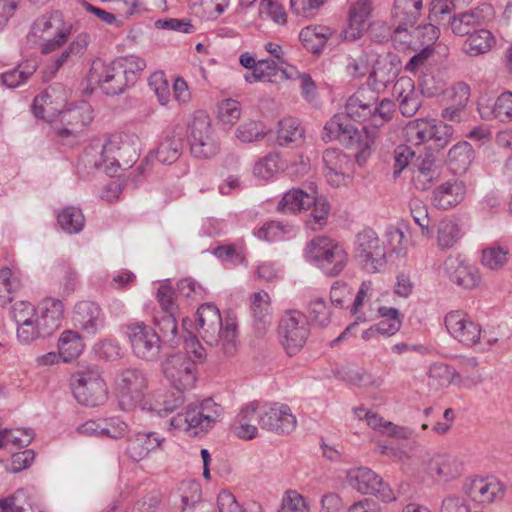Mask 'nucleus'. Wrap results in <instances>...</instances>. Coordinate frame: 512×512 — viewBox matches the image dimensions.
Returning a JSON list of instances; mask_svg holds the SVG:
<instances>
[{"instance_id": "a19ab883", "label": "nucleus", "mask_w": 512, "mask_h": 512, "mask_svg": "<svg viewBox=\"0 0 512 512\" xmlns=\"http://www.w3.org/2000/svg\"><path fill=\"white\" fill-rule=\"evenodd\" d=\"M84 343L80 334L73 330H65L58 340V349L64 362L77 358L84 350Z\"/></svg>"}, {"instance_id": "c9c22d12", "label": "nucleus", "mask_w": 512, "mask_h": 512, "mask_svg": "<svg viewBox=\"0 0 512 512\" xmlns=\"http://www.w3.org/2000/svg\"><path fill=\"white\" fill-rule=\"evenodd\" d=\"M163 439L156 433H137L129 439L127 452L130 457L136 461L143 459L152 450L158 448Z\"/></svg>"}, {"instance_id": "a878e982", "label": "nucleus", "mask_w": 512, "mask_h": 512, "mask_svg": "<svg viewBox=\"0 0 512 512\" xmlns=\"http://www.w3.org/2000/svg\"><path fill=\"white\" fill-rule=\"evenodd\" d=\"M162 369L170 384H192L196 381L194 362L182 356L169 357L163 363Z\"/></svg>"}, {"instance_id": "a211bd4d", "label": "nucleus", "mask_w": 512, "mask_h": 512, "mask_svg": "<svg viewBox=\"0 0 512 512\" xmlns=\"http://www.w3.org/2000/svg\"><path fill=\"white\" fill-rule=\"evenodd\" d=\"M68 91L61 83L50 85L42 94L35 97L32 111L37 118L49 119L65 107Z\"/></svg>"}, {"instance_id": "2eb2a0df", "label": "nucleus", "mask_w": 512, "mask_h": 512, "mask_svg": "<svg viewBox=\"0 0 512 512\" xmlns=\"http://www.w3.org/2000/svg\"><path fill=\"white\" fill-rule=\"evenodd\" d=\"M258 424L268 431L290 433L296 428L297 420L287 404L266 402L260 407Z\"/></svg>"}, {"instance_id": "774afa93", "label": "nucleus", "mask_w": 512, "mask_h": 512, "mask_svg": "<svg viewBox=\"0 0 512 512\" xmlns=\"http://www.w3.org/2000/svg\"><path fill=\"white\" fill-rule=\"evenodd\" d=\"M94 351L99 358L108 361L117 360L122 356V348L119 342L111 338H106L96 343Z\"/></svg>"}, {"instance_id": "5fc2aeb1", "label": "nucleus", "mask_w": 512, "mask_h": 512, "mask_svg": "<svg viewBox=\"0 0 512 512\" xmlns=\"http://www.w3.org/2000/svg\"><path fill=\"white\" fill-rule=\"evenodd\" d=\"M122 69L130 85H133L138 74L146 68V61L137 55H127L115 60Z\"/></svg>"}, {"instance_id": "13d9d810", "label": "nucleus", "mask_w": 512, "mask_h": 512, "mask_svg": "<svg viewBox=\"0 0 512 512\" xmlns=\"http://www.w3.org/2000/svg\"><path fill=\"white\" fill-rule=\"evenodd\" d=\"M433 129V121L423 119L417 120L407 127L408 139L413 144L420 145L424 142L430 141Z\"/></svg>"}, {"instance_id": "b1692460", "label": "nucleus", "mask_w": 512, "mask_h": 512, "mask_svg": "<svg viewBox=\"0 0 512 512\" xmlns=\"http://www.w3.org/2000/svg\"><path fill=\"white\" fill-rule=\"evenodd\" d=\"M372 11L371 0H357L350 6L345 39L354 41L363 36L368 28V20Z\"/></svg>"}, {"instance_id": "f3484780", "label": "nucleus", "mask_w": 512, "mask_h": 512, "mask_svg": "<svg viewBox=\"0 0 512 512\" xmlns=\"http://www.w3.org/2000/svg\"><path fill=\"white\" fill-rule=\"evenodd\" d=\"M322 160L327 183L332 187L347 185L352 174L350 157L339 149H326Z\"/></svg>"}, {"instance_id": "49530a36", "label": "nucleus", "mask_w": 512, "mask_h": 512, "mask_svg": "<svg viewBox=\"0 0 512 512\" xmlns=\"http://www.w3.org/2000/svg\"><path fill=\"white\" fill-rule=\"evenodd\" d=\"M461 229L459 224L453 219H443L437 227V246L441 250L454 247L461 239Z\"/></svg>"}, {"instance_id": "473e14b6", "label": "nucleus", "mask_w": 512, "mask_h": 512, "mask_svg": "<svg viewBox=\"0 0 512 512\" xmlns=\"http://www.w3.org/2000/svg\"><path fill=\"white\" fill-rule=\"evenodd\" d=\"M465 194V186L457 180L447 181L433 192L432 203L439 209H450L459 204Z\"/></svg>"}, {"instance_id": "58836bf2", "label": "nucleus", "mask_w": 512, "mask_h": 512, "mask_svg": "<svg viewBox=\"0 0 512 512\" xmlns=\"http://www.w3.org/2000/svg\"><path fill=\"white\" fill-rule=\"evenodd\" d=\"M37 68L38 65L35 61H25L13 69L1 73V83L10 89L17 88L25 84Z\"/></svg>"}, {"instance_id": "9b49d317", "label": "nucleus", "mask_w": 512, "mask_h": 512, "mask_svg": "<svg viewBox=\"0 0 512 512\" xmlns=\"http://www.w3.org/2000/svg\"><path fill=\"white\" fill-rule=\"evenodd\" d=\"M121 69L115 60L105 62L96 59L88 74L89 82L98 85L101 91L108 96L120 95L130 86Z\"/></svg>"}, {"instance_id": "39448f33", "label": "nucleus", "mask_w": 512, "mask_h": 512, "mask_svg": "<svg viewBox=\"0 0 512 512\" xmlns=\"http://www.w3.org/2000/svg\"><path fill=\"white\" fill-rule=\"evenodd\" d=\"M139 138L130 132H121L112 135L103 145L101 151V163H95L97 168H102L109 176H114L121 166H132L139 154Z\"/></svg>"}, {"instance_id": "72a5a7b5", "label": "nucleus", "mask_w": 512, "mask_h": 512, "mask_svg": "<svg viewBox=\"0 0 512 512\" xmlns=\"http://www.w3.org/2000/svg\"><path fill=\"white\" fill-rule=\"evenodd\" d=\"M331 35L332 30L329 27L310 25L300 31L299 39L308 51L319 54L323 51Z\"/></svg>"}, {"instance_id": "c03bdc74", "label": "nucleus", "mask_w": 512, "mask_h": 512, "mask_svg": "<svg viewBox=\"0 0 512 512\" xmlns=\"http://www.w3.org/2000/svg\"><path fill=\"white\" fill-rule=\"evenodd\" d=\"M177 314L178 313H157L154 318L163 341L169 343L171 346L179 345L182 339L178 334Z\"/></svg>"}, {"instance_id": "4d7b16f0", "label": "nucleus", "mask_w": 512, "mask_h": 512, "mask_svg": "<svg viewBox=\"0 0 512 512\" xmlns=\"http://www.w3.org/2000/svg\"><path fill=\"white\" fill-rule=\"evenodd\" d=\"M278 162L279 154L269 153L255 163L253 173L257 178L269 180L279 170Z\"/></svg>"}, {"instance_id": "412c9836", "label": "nucleus", "mask_w": 512, "mask_h": 512, "mask_svg": "<svg viewBox=\"0 0 512 512\" xmlns=\"http://www.w3.org/2000/svg\"><path fill=\"white\" fill-rule=\"evenodd\" d=\"M73 322L75 327L94 336L104 327L105 316L97 303L80 301L74 307Z\"/></svg>"}, {"instance_id": "79ce46f5", "label": "nucleus", "mask_w": 512, "mask_h": 512, "mask_svg": "<svg viewBox=\"0 0 512 512\" xmlns=\"http://www.w3.org/2000/svg\"><path fill=\"white\" fill-rule=\"evenodd\" d=\"M296 229L291 224L272 221L264 224L261 228L254 232L259 240L267 242H277L286 240L295 235Z\"/></svg>"}, {"instance_id": "dca6fc26", "label": "nucleus", "mask_w": 512, "mask_h": 512, "mask_svg": "<svg viewBox=\"0 0 512 512\" xmlns=\"http://www.w3.org/2000/svg\"><path fill=\"white\" fill-rule=\"evenodd\" d=\"M217 413H204L197 407H187L185 411L173 416L169 422L170 430H178L189 436H199L207 433L214 425Z\"/></svg>"}, {"instance_id": "c756f323", "label": "nucleus", "mask_w": 512, "mask_h": 512, "mask_svg": "<svg viewBox=\"0 0 512 512\" xmlns=\"http://www.w3.org/2000/svg\"><path fill=\"white\" fill-rule=\"evenodd\" d=\"M464 489L473 501L482 504L491 503L503 494L500 482L494 479L475 478L468 481Z\"/></svg>"}, {"instance_id": "de8ad7c7", "label": "nucleus", "mask_w": 512, "mask_h": 512, "mask_svg": "<svg viewBox=\"0 0 512 512\" xmlns=\"http://www.w3.org/2000/svg\"><path fill=\"white\" fill-rule=\"evenodd\" d=\"M57 221L63 231L72 235L81 232L85 225V217L81 209L69 206L57 215Z\"/></svg>"}, {"instance_id": "e433bc0d", "label": "nucleus", "mask_w": 512, "mask_h": 512, "mask_svg": "<svg viewBox=\"0 0 512 512\" xmlns=\"http://www.w3.org/2000/svg\"><path fill=\"white\" fill-rule=\"evenodd\" d=\"M479 112L483 118L493 117L501 122L512 120V92L506 91L497 97L491 105H480Z\"/></svg>"}, {"instance_id": "052dcab7", "label": "nucleus", "mask_w": 512, "mask_h": 512, "mask_svg": "<svg viewBox=\"0 0 512 512\" xmlns=\"http://www.w3.org/2000/svg\"><path fill=\"white\" fill-rule=\"evenodd\" d=\"M218 119L224 125L235 124L241 116V105L237 100L224 99L218 105Z\"/></svg>"}, {"instance_id": "f704fd0d", "label": "nucleus", "mask_w": 512, "mask_h": 512, "mask_svg": "<svg viewBox=\"0 0 512 512\" xmlns=\"http://www.w3.org/2000/svg\"><path fill=\"white\" fill-rule=\"evenodd\" d=\"M312 202L313 195H310L301 189L293 188L284 193L283 197L277 204L276 210L282 214H294L301 210L310 208Z\"/></svg>"}, {"instance_id": "f8f14e48", "label": "nucleus", "mask_w": 512, "mask_h": 512, "mask_svg": "<svg viewBox=\"0 0 512 512\" xmlns=\"http://www.w3.org/2000/svg\"><path fill=\"white\" fill-rule=\"evenodd\" d=\"M125 333L137 358L152 361L158 357L161 336L151 326L144 322H134L127 326Z\"/></svg>"}, {"instance_id": "0eeeda50", "label": "nucleus", "mask_w": 512, "mask_h": 512, "mask_svg": "<svg viewBox=\"0 0 512 512\" xmlns=\"http://www.w3.org/2000/svg\"><path fill=\"white\" fill-rule=\"evenodd\" d=\"M93 120V109L87 101L71 104L46 121L52 123L55 134L62 140L75 139Z\"/></svg>"}, {"instance_id": "4c0bfd02", "label": "nucleus", "mask_w": 512, "mask_h": 512, "mask_svg": "<svg viewBox=\"0 0 512 512\" xmlns=\"http://www.w3.org/2000/svg\"><path fill=\"white\" fill-rule=\"evenodd\" d=\"M183 150V137L178 134L166 135L155 150L156 159L166 165H171L179 159Z\"/></svg>"}, {"instance_id": "69168bd1", "label": "nucleus", "mask_w": 512, "mask_h": 512, "mask_svg": "<svg viewBox=\"0 0 512 512\" xmlns=\"http://www.w3.org/2000/svg\"><path fill=\"white\" fill-rule=\"evenodd\" d=\"M370 69L368 56L365 53H360L356 57L351 55L345 58V71L347 75L352 78H361L365 76Z\"/></svg>"}, {"instance_id": "6e6d98bb", "label": "nucleus", "mask_w": 512, "mask_h": 512, "mask_svg": "<svg viewBox=\"0 0 512 512\" xmlns=\"http://www.w3.org/2000/svg\"><path fill=\"white\" fill-rule=\"evenodd\" d=\"M157 403L166 413L173 412L184 403V391L180 386H165V390L157 396Z\"/></svg>"}, {"instance_id": "9d476101", "label": "nucleus", "mask_w": 512, "mask_h": 512, "mask_svg": "<svg viewBox=\"0 0 512 512\" xmlns=\"http://www.w3.org/2000/svg\"><path fill=\"white\" fill-rule=\"evenodd\" d=\"M11 317L17 325V338L22 344H31L38 339L48 338L47 332L41 325L39 309L30 302L14 303Z\"/></svg>"}, {"instance_id": "680f3d73", "label": "nucleus", "mask_w": 512, "mask_h": 512, "mask_svg": "<svg viewBox=\"0 0 512 512\" xmlns=\"http://www.w3.org/2000/svg\"><path fill=\"white\" fill-rule=\"evenodd\" d=\"M148 84L161 105H166L170 101V86L162 71L151 74L148 79Z\"/></svg>"}, {"instance_id": "5701e85b", "label": "nucleus", "mask_w": 512, "mask_h": 512, "mask_svg": "<svg viewBox=\"0 0 512 512\" xmlns=\"http://www.w3.org/2000/svg\"><path fill=\"white\" fill-rule=\"evenodd\" d=\"M423 0H394L392 8V19L395 28L394 34L407 32L414 27L421 16Z\"/></svg>"}, {"instance_id": "ddd939ff", "label": "nucleus", "mask_w": 512, "mask_h": 512, "mask_svg": "<svg viewBox=\"0 0 512 512\" xmlns=\"http://www.w3.org/2000/svg\"><path fill=\"white\" fill-rule=\"evenodd\" d=\"M355 257L362 267L371 273L378 272L385 264V248L373 229L367 228L357 234Z\"/></svg>"}, {"instance_id": "0e129e2a", "label": "nucleus", "mask_w": 512, "mask_h": 512, "mask_svg": "<svg viewBox=\"0 0 512 512\" xmlns=\"http://www.w3.org/2000/svg\"><path fill=\"white\" fill-rule=\"evenodd\" d=\"M508 260V250L500 246H492L482 251V264L491 269L502 268Z\"/></svg>"}, {"instance_id": "1a4fd4ad", "label": "nucleus", "mask_w": 512, "mask_h": 512, "mask_svg": "<svg viewBox=\"0 0 512 512\" xmlns=\"http://www.w3.org/2000/svg\"><path fill=\"white\" fill-rule=\"evenodd\" d=\"M188 139L192 155L210 158L217 154L218 141L212 129L210 117L203 111L194 114L188 125Z\"/></svg>"}, {"instance_id": "6ab92c4d", "label": "nucleus", "mask_w": 512, "mask_h": 512, "mask_svg": "<svg viewBox=\"0 0 512 512\" xmlns=\"http://www.w3.org/2000/svg\"><path fill=\"white\" fill-rule=\"evenodd\" d=\"M445 326L449 334L465 346H473L480 340V325L459 311L449 312L445 316Z\"/></svg>"}, {"instance_id": "bb28decb", "label": "nucleus", "mask_w": 512, "mask_h": 512, "mask_svg": "<svg viewBox=\"0 0 512 512\" xmlns=\"http://www.w3.org/2000/svg\"><path fill=\"white\" fill-rule=\"evenodd\" d=\"M250 314L255 331L263 335L272 323L270 297L266 291L260 290L251 295Z\"/></svg>"}, {"instance_id": "338daca9", "label": "nucleus", "mask_w": 512, "mask_h": 512, "mask_svg": "<svg viewBox=\"0 0 512 512\" xmlns=\"http://www.w3.org/2000/svg\"><path fill=\"white\" fill-rule=\"evenodd\" d=\"M310 317L314 323L319 326H326L330 322L331 311L321 297L311 299L308 308Z\"/></svg>"}, {"instance_id": "2f4dec72", "label": "nucleus", "mask_w": 512, "mask_h": 512, "mask_svg": "<svg viewBox=\"0 0 512 512\" xmlns=\"http://www.w3.org/2000/svg\"><path fill=\"white\" fill-rule=\"evenodd\" d=\"M462 471V463L450 454H437L429 459L426 472L432 477L449 481L458 477Z\"/></svg>"}, {"instance_id": "cd10ccee", "label": "nucleus", "mask_w": 512, "mask_h": 512, "mask_svg": "<svg viewBox=\"0 0 512 512\" xmlns=\"http://www.w3.org/2000/svg\"><path fill=\"white\" fill-rule=\"evenodd\" d=\"M258 401H250L244 404L233 423V432L241 439L250 440L257 436L258 413L260 410Z\"/></svg>"}, {"instance_id": "a18cd8bd", "label": "nucleus", "mask_w": 512, "mask_h": 512, "mask_svg": "<svg viewBox=\"0 0 512 512\" xmlns=\"http://www.w3.org/2000/svg\"><path fill=\"white\" fill-rule=\"evenodd\" d=\"M212 253L225 264L232 266L247 265L246 249L242 241L219 245L213 249Z\"/></svg>"}, {"instance_id": "4be33fe9", "label": "nucleus", "mask_w": 512, "mask_h": 512, "mask_svg": "<svg viewBox=\"0 0 512 512\" xmlns=\"http://www.w3.org/2000/svg\"><path fill=\"white\" fill-rule=\"evenodd\" d=\"M443 269L447 277L460 287L471 289L479 284L476 268L460 256H448L443 263Z\"/></svg>"}, {"instance_id": "7c9ffc66", "label": "nucleus", "mask_w": 512, "mask_h": 512, "mask_svg": "<svg viewBox=\"0 0 512 512\" xmlns=\"http://www.w3.org/2000/svg\"><path fill=\"white\" fill-rule=\"evenodd\" d=\"M40 312L41 325L47 336L53 335L62 325L64 319V304L60 299L46 297L37 305Z\"/></svg>"}, {"instance_id": "ea45409f", "label": "nucleus", "mask_w": 512, "mask_h": 512, "mask_svg": "<svg viewBox=\"0 0 512 512\" xmlns=\"http://www.w3.org/2000/svg\"><path fill=\"white\" fill-rule=\"evenodd\" d=\"M35 437L29 428L0 429V449L12 451L13 448L28 446Z\"/></svg>"}, {"instance_id": "e2e57ef3", "label": "nucleus", "mask_w": 512, "mask_h": 512, "mask_svg": "<svg viewBox=\"0 0 512 512\" xmlns=\"http://www.w3.org/2000/svg\"><path fill=\"white\" fill-rule=\"evenodd\" d=\"M267 131L260 122L248 121L241 124L236 130V137L243 143H251L262 139Z\"/></svg>"}, {"instance_id": "864d4df0", "label": "nucleus", "mask_w": 512, "mask_h": 512, "mask_svg": "<svg viewBox=\"0 0 512 512\" xmlns=\"http://www.w3.org/2000/svg\"><path fill=\"white\" fill-rule=\"evenodd\" d=\"M72 379L75 384H91L98 381L105 382L100 367L96 364L86 362L78 363L76 370L72 374Z\"/></svg>"}, {"instance_id": "f03ea898", "label": "nucleus", "mask_w": 512, "mask_h": 512, "mask_svg": "<svg viewBox=\"0 0 512 512\" xmlns=\"http://www.w3.org/2000/svg\"><path fill=\"white\" fill-rule=\"evenodd\" d=\"M395 103L388 99H379L374 91L358 90L351 95L345 104L346 116L369 127L380 128L393 118Z\"/></svg>"}, {"instance_id": "20e7f679", "label": "nucleus", "mask_w": 512, "mask_h": 512, "mask_svg": "<svg viewBox=\"0 0 512 512\" xmlns=\"http://www.w3.org/2000/svg\"><path fill=\"white\" fill-rule=\"evenodd\" d=\"M73 25L65 22L58 11L39 17L33 23L27 39L41 53L50 54L61 48L72 34Z\"/></svg>"}, {"instance_id": "bf43d9fd", "label": "nucleus", "mask_w": 512, "mask_h": 512, "mask_svg": "<svg viewBox=\"0 0 512 512\" xmlns=\"http://www.w3.org/2000/svg\"><path fill=\"white\" fill-rule=\"evenodd\" d=\"M446 104L464 109L470 98V87L467 83L459 81L448 88L444 93Z\"/></svg>"}, {"instance_id": "603ef678", "label": "nucleus", "mask_w": 512, "mask_h": 512, "mask_svg": "<svg viewBox=\"0 0 512 512\" xmlns=\"http://www.w3.org/2000/svg\"><path fill=\"white\" fill-rule=\"evenodd\" d=\"M303 136V129L300 126L298 119L287 117L279 121L277 130V141L279 145H287L288 143L295 142Z\"/></svg>"}, {"instance_id": "423d86ee", "label": "nucleus", "mask_w": 512, "mask_h": 512, "mask_svg": "<svg viewBox=\"0 0 512 512\" xmlns=\"http://www.w3.org/2000/svg\"><path fill=\"white\" fill-rule=\"evenodd\" d=\"M305 258L325 275L332 277L339 275L348 261L344 248L335 240L325 236L316 237L307 244Z\"/></svg>"}, {"instance_id": "c85d7f7f", "label": "nucleus", "mask_w": 512, "mask_h": 512, "mask_svg": "<svg viewBox=\"0 0 512 512\" xmlns=\"http://www.w3.org/2000/svg\"><path fill=\"white\" fill-rule=\"evenodd\" d=\"M399 110L405 117H412L421 106V98L415 90L414 81L409 77H401L394 84Z\"/></svg>"}, {"instance_id": "aec40b11", "label": "nucleus", "mask_w": 512, "mask_h": 512, "mask_svg": "<svg viewBox=\"0 0 512 512\" xmlns=\"http://www.w3.org/2000/svg\"><path fill=\"white\" fill-rule=\"evenodd\" d=\"M493 16V7L490 4L483 3L466 12L454 15L450 19L452 32L458 36H470L477 27Z\"/></svg>"}, {"instance_id": "8fccbe9b", "label": "nucleus", "mask_w": 512, "mask_h": 512, "mask_svg": "<svg viewBox=\"0 0 512 512\" xmlns=\"http://www.w3.org/2000/svg\"><path fill=\"white\" fill-rule=\"evenodd\" d=\"M474 160V150L467 141L458 142L448 152V162L455 171H465Z\"/></svg>"}, {"instance_id": "4468645a", "label": "nucleus", "mask_w": 512, "mask_h": 512, "mask_svg": "<svg viewBox=\"0 0 512 512\" xmlns=\"http://www.w3.org/2000/svg\"><path fill=\"white\" fill-rule=\"evenodd\" d=\"M348 484L362 494L374 495L383 502H392L396 497L388 484L367 467L350 469L347 472Z\"/></svg>"}, {"instance_id": "f257e3e1", "label": "nucleus", "mask_w": 512, "mask_h": 512, "mask_svg": "<svg viewBox=\"0 0 512 512\" xmlns=\"http://www.w3.org/2000/svg\"><path fill=\"white\" fill-rule=\"evenodd\" d=\"M198 330L210 346L221 345L227 356H232L237 350V324L227 317L223 324L220 311L213 303L202 304L197 310Z\"/></svg>"}, {"instance_id": "6e6552de", "label": "nucleus", "mask_w": 512, "mask_h": 512, "mask_svg": "<svg viewBox=\"0 0 512 512\" xmlns=\"http://www.w3.org/2000/svg\"><path fill=\"white\" fill-rule=\"evenodd\" d=\"M280 343L289 356L298 353L305 345L310 328L307 316L298 310H289L278 325Z\"/></svg>"}, {"instance_id": "3c124183", "label": "nucleus", "mask_w": 512, "mask_h": 512, "mask_svg": "<svg viewBox=\"0 0 512 512\" xmlns=\"http://www.w3.org/2000/svg\"><path fill=\"white\" fill-rule=\"evenodd\" d=\"M397 76L395 68L389 62H377L369 73V84L373 90H381L391 84Z\"/></svg>"}, {"instance_id": "7ed1b4c3", "label": "nucleus", "mask_w": 512, "mask_h": 512, "mask_svg": "<svg viewBox=\"0 0 512 512\" xmlns=\"http://www.w3.org/2000/svg\"><path fill=\"white\" fill-rule=\"evenodd\" d=\"M325 130L338 138L347 149L352 150L359 166L364 165L372 154L379 128L363 125L356 128L344 123L340 116H334L325 125Z\"/></svg>"}, {"instance_id": "09e8293b", "label": "nucleus", "mask_w": 512, "mask_h": 512, "mask_svg": "<svg viewBox=\"0 0 512 512\" xmlns=\"http://www.w3.org/2000/svg\"><path fill=\"white\" fill-rule=\"evenodd\" d=\"M72 394L78 403L90 407L101 405L107 399L105 386H73Z\"/></svg>"}, {"instance_id": "37998d69", "label": "nucleus", "mask_w": 512, "mask_h": 512, "mask_svg": "<svg viewBox=\"0 0 512 512\" xmlns=\"http://www.w3.org/2000/svg\"><path fill=\"white\" fill-rule=\"evenodd\" d=\"M494 36L487 29H478L471 34L463 44L464 52L469 56H478L490 51Z\"/></svg>"}, {"instance_id": "393cba45", "label": "nucleus", "mask_w": 512, "mask_h": 512, "mask_svg": "<svg viewBox=\"0 0 512 512\" xmlns=\"http://www.w3.org/2000/svg\"><path fill=\"white\" fill-rule=\"evenodd\" d=\"M91 42V35L82 31L74 36L71 42L61 51V53L48 66L51 75H55L58 70L66 64H74L82 58Z\"/></svg>"}]
</instances>
